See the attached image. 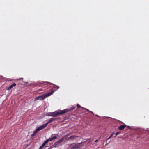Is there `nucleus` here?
<instances>
[{"mask_svg": "<svg viewBox=\"0 0 149 149\" xmlns=\"http://www.w3.org/2000/svg\"><path fill=\"white\" fill-rule=\"evenodd\" d=\"M56 120V118H52L50 119L48 121L47 123H48V124L49 123L52 122L53 121L55 120Z\"/></svg>", "mask_w": 149, "mask_h": 149, "instance_id": "nucleus-9", "label": "nucleus"}, {"mask_svg": "<svg viewBox=\"0 0 149 149\" xmlns=\"http://www.w3.org/2000/svg\"><path fill=\"white\" fill-rule=\"evenodd\" d=\"M52 148V146H51L48 149H51Z\"/></svg>", "mask_w": 149, "mask_h": 149, "instance_id": "nucleus-22", "label": "nucleus"}, {"mask_svg": "<svg viewBox=\"0 0 149 149\" xmlns=\"http://www.w3.org/2000/svg\"><path fill=\"white\" fill-rule=\"evenodd\" d=\"M16 86V84L15 83H14L11 84L8 88H7V90H9L12 88L13 87L15 86Z\"/></svg>", "mask_w": 149, "mask_h": 149, "instance_id": "nucleus-8", "label": "nucleus"}, {"mask_svg": "<svg viewBox=\"0 0 149 149\" xmlns=\"http://www.w3.org/2000/svg\"><path fill=\"white\" fill-rule=\"evenodd\" d=\"M54 88H56V90H57L59 89V87L55 85L54 87Z\"/></svg>", "mask_w": 149, "mask_h": 149, "instance_id": "nucleus-16", "label": "nucleus"}, {"mask_svg": "<svg viewBox=\"0 0 149 149\" xmlns=\"http://www.w3.org/2000/svg\"><path fill=\"white\" fill-rule=\"evenodd\" d=\"M54 92V91H52L50 92H49L48 93L45 94L42 96H38L35 99V100H44L45 98L51 95L52 94H53Z\"/></svg>", "mask_w": 149, "mask_h": 149, "instance_id": "nucleus-2", "label": "nucleus"}, {"mask_svg": "<svg viewBox=\"0 0 149 149\" xmlns=\"http://www.w3.org/2000/svg\"><path fill=\"white\" fill-rule=\"evenodd\" d=\"M110 142V141L108 143H109Z\"/></svg>", "mask_w": 149, "mask_h": 149, "instance_id": "nucleus-24", "label": "nucleus"}, {"mask_svg": "<svg viewBox=\"0 0 149 149\" xmlns=\"http://www.w3.org/2000/svg\"><path fill=\"white\" fill-rule=\"evenodd\" d=\"M75 107H70L69 109H64V110H63V112H65V113L67 112L68 111H71V110H73L75 109Z\"/></svg>", "mask_w": 149, "mask_h": 149, "instance_id": "nucleus-6", "label": "nucleus"}, {"mask_svg": "<svg viewBox=\"0 0 149 149\" xmlns=\"http://www.w3.org/2000/svg\"><path fill=\"white\" fill-rule=\"evenodd\" d=\"M57 138L56 136H55L51 138H49V139H47L45 141L47 143L48 142L51 141L55 139H56Z\"/></svg>", "mask_w": 149, "mask_h": 149, "instance_id": "nucleus-5", "label": "nucleus"}, {"mask_svg": "<svg viewBox=\"0 0 149 149\" xmlns=\"http://www.w3.org/2000/svg\"><path fill=\"white\" fill-rule=\"evenodd\" d=\"M47 144L46 142L45 141L42 144V146H41L39 148V149H42L43 147L45 145Z\"/></svg>", "mask_w": 149, "mask_h": 149, "instance_id": "nucleus-10", "label": "nucleus"}, {"mask_svg": "<svg viewBox=\"0 0 149 149\" xmlns=\"http://www.w3.org/2000/svg\"><path fill=\"white\" fill-rule=\"evenodd\" d=\"M115 134V133L114 132H113L112 133L111 135H112V137H113V136L114 137Z\"/></svg>", "mask_w": 149, "mask_h": 149, "instance_id": "nucleus-18", "label": "nucleus"}, {"mask_svg": "<svg viewBox=\"0 0 149 149\" xmlns=\"http://www.w3.org/2000/svg\"><path fill=\"white\" fill-rule=\"evenodd\" d=\"M112 135H111V136H110V137L107 139L106 141L107 142V141L109 139H110L112 137Z\"/></svg>", "mask_w": 149, "mask_h": 149, "instance_id": "nucleus-17", "label": "nucleus"}, {"mask_svg": "<svg viewBox=\"0 0 149 149\" xmlns=\"http://www.w3.org/2000/svg\"><path fill=\"white\" fill-rule=\"evenodd\" d=\"M121 133V132H116L115 134V136H114V137H116L117 135L120 134Z\"/></svg>", "mask_w": 149, "mask_h": 149, "instance_id": "nucleus-15", "label": "nucleus"}, {"mask_svg": "<svg viewBox=\"0 0 149 149\" xmlns=\"http://www.w3.org/2000/svg\"><path fill=\"white\" fill-rule=\"evenodd\" d=\"M126 126L127 125L125 124L123 125H120L118 127V129L120 130H123L126 127Z\"/></svg>", "mask_w": 149, "mask_h": 149, "instance_id": "nucleus-7", "label": "nucleus"}, {"mask_svg": "<svg viewBox=\"0 0 149 149\" xmlns=\"http://www.w3.org/2000/svg\"><path fill=\"white\" fill-rule=\"evenodd\" d=\"M48 125V123H47L45 124L42 125L41 126H40V127H41V128L42 129H43L46 127Z\"/></svg>", "mask_w": 149, "mask_h": 149, "instance_id": "nucleus-11", "label": "nucleus"}, {"mask_svg": "<svg viewBox=\"0 0 149 149\" xmlns=\"http://www.w3.org/2000/svg\"><path fill=\"white\" fill-rule=\"evenodd\" d=\"M126 127L127 128H128L129 129H130L131 128V127H130V126H126Z\"/></svg>", "mask_w": 149, "mask_h": 149, "instance_id": "nucleus-20", "label": "nucleus"}, {"mask_svg": "<svg viewBox=\"0 0 149 149\" xmlns=\"http://www.w3.org/2000/svg\"><path fill=\"white\" fill-rule=\"evenodd\" d=\"M63 110L55 111L54 112H49L47 113V116H52V117H57L60 114H63L65 113V112H63Z\"/></svg>", "mask_w": 149, "mask_h": 149, "instance_id": "nucleus-1", "label": "nucleus"}, {"mask_svg": "<svg viewBox=\"0 0 149 149\" xmlns=\"http://www.w3.org/2000/svg\"><path fill=\"white\" fill-rule=\"evenodd\" d=\"M77 136H74V135L72 136H70V137H69V139H71L72 140H74V139H75V138Z\"/></svg>", "mask_w": 149, "mask_h": 149, "instance_id": "nucleus-12", "label": "nucleus"}, {"mask_svg": "<svg viewBox=\"0 0 149 149\" xmlns=\"http://www.w3.org/2000/svg\"><path fill=\"white\" fill-rule=\"evenodd\" d=\"M42 130V129L41 128V127L40 126L37 128L36 130V131H37L38 132H39V131H40L41 130Z\"/></svg>", "mask_w": 149, "mask_h": 149, "instance_id": "nucleus-14", "label": "nucleus"}, {"mask_svg": "<svg viewBox=\"0 0 149 149\" xmlns=\"http://www.w3.org/2000/svg\"><path fill=\"white\" fill-rule=\"evenodd\" d=\"M98 141V140H96L94 141H95V142H97Z\"/></svg>", "mask_w": 149, "mask_h": 149, "instance_id": "nucleus-21", "label": "nucleus"}, {"mask_svg": "<svg viewBox=\"0 0 149 149\" xmlns=\"http://www.w3.org/2000/svg\"><path fill=\"white\" fill-rule=\"evenodd\" d=\"M38 132L36 130L33 132V134L31 135L32 136H33L36 135Z\"/></svg>", "mask_w": 149, "mask_h": 149, "instance_id": "nucleus-13", "label": "nucleus"}, {"mask_svg": "<svg viewBox=\"0 0 149 149\" xmlns=\"http://www.w3.org/2000/svg\"><path fill=\"white\" fill-rule=\"evenodd\" d=\"M77 107L78 108L79 107H81V106L79 104H78L77 105Z\"/></svg>", "mask_w": 149, "mask_h": 149, "instance_id": "nucleus-19", "label": "nucleus"}, {"mask_svg": "<svg viewBox=\"0 0 149 149\" xmlns=\"http://www.w3.org/2000/svg\"><path fill=\"white\" fill-rule=\"evenodd\" d=\"M122 123H123V122H122Z\"/></svg>", "mask_w": 149, "mask_h": 149, "instance_id": "nucleus-25", "label": "nucleus"}, {"mask_svg": "<svg viewBox=\"0 0 149 149\" xmlns=\"http://www.w3.org/2000/svg\"><path fill=\"white\" fill-rule=\"evenodd\" d=\"M71 149H78L80 148V145L78 143H74L70 145Z\"/></svg>", "mask_w": 149, "mask_h": 149, "instance_id": "nucleus-3", "label": "nucleus"}, {"mask_svg": "<svg viewBox=\"0 0 149 149\" xmlns=\"http://www.w3.org/2000/svg\"><path fill=\"white\" fill-rule=\"evenodd\" d=\"M63 140V138H62L61 139L58 141L57 142H56L54 144V147H58L59 146V144L61 143Z\"/></svg>", "mask_w": 149, "mask_h": 149, "instance_id": "nucleus-4", "label": "nucleus"}, {"mask_svg": "<svg viewBox=\"0 0 149 149\" xmlns=\"http://www.w3.org/2000/svg\"><path fill=\"white\" fill-rule=\"evenodd\" d=\"M100 138H101V137H100L99 138V139H100Z\"/></svg>", "mask_w": 149, "mask_h": 149, "instance_id": "nucleus-23", "label": "nucleus"}]
</instances>
